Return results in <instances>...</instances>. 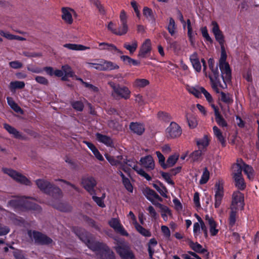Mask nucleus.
I'll use <instances>...</instances> for the list:
<instances>
[{
  "mask_svg": "<svg viewBox=\"0 0 259 259\" xmlns=\"http://www.w3.org/2000/svg\"><path fill=\"white\" fill-rule=\"evenodd\" d=\"M43 71L50 76L55 75L56 76L60 77L63 75V72L60 69H56L55 71L52 67L47 66L43 68Z\"/></svg>",
  "mask_w": 259,
  "mask_h": 259,
  "instance_id": "31",
  "label": "nucleus"
},
{
  "mask_svg": "<svg viewBox=\"0 0 259 259\" xmlns=\"http://www.w3.org/2000/svg\"><path fill=\"white\" fill-rule=\"evenodd\" d=\"M61 68V70L63 72V75H67L70 77H73L74 76V72L72 70L71 67L68 65H63Z\"/></svg>",
  "mask_w": 259,
  "mask_h": 259,
  "instance_id": "49",
  "label": "nucleus"
},
{
  "mask_svg": "<svg viewBox=\"0 0 259 259\" xmlns=\"http://www.w3.org/2000/svg\"><path fill=\"white\" fill-rule=\"evenodd\" d=\"M135 84L138 87L144 88L149 84V81L146 79H137Z\"/></svg>",
  "mask_w": 259,
  "mask_h": 259,
  "instance_id": "54",
  "label": "nucleus"
},
{
  "mask_svg": "<svg viewBox=\"0 0 259 259\" xmlns=\"http://www.w3.org/2000/svg\"><path fill=\"white\" fill-rule=\"evenodd\" d=\"M168 139H175L180 137L182 133L181 126L175 122H171L165 130Z\"/></svg>",
  "mask_w": 259,
  "mask_h": 259,
  "instance_id": "11",
  "label": "nucleus"
},
{
  "mask_svg": "<svg viewBox=\"0 0 259 259\" xmlns=\"http://www.w3.org/2000/svg\"><path fill=\"white\" fill-rule=\"evenodd\" d=\"M159 185L160 186L159 191H158V193L164 198H168V196L167 193H168V191L166 187L160 182L158 181Z\"/></svg>",
  "mask_w": 259,
  "mask_h": 259,
  "instance_id": "61",
  "label": "nucleus"
},
{
  "mask_svg": "<svg viewBox=\"0 0 259 259\" xmlns=\"http://www.w3.org/2000/svg\"><path fill=\"white\" fill-rule=\"evenodd\" d=\"M190 247L195 252L199 254H203L206 259L209 257V252L208 250L203 248V246L197 242L190 241L188 243Z\"/></svg>",
  "mask_w": 259,
  "mask_h": 259,
  "instance_id": "15",
  "label": "nucleus"
},
{
  "mask_svg": "<svg viewBox=\"0 0 259 259\" xmlns=\"http://www.w3.org/2000/svg\"><path fill=\"white\" fill-rule=\"evenodd\" d=\"M227 58V55L225 46H221V57L219 59V63L222 64L223 63L227 62H226Z\"/></svg>",
  "mask_w": 259,
  "mask_h": 259,
  "instance_id": "56",
  "label": "nucleus"
},
{
  "mask_svg": "<svg viewBox=\"0 0 259 259\" xmlns=\"http://www.w3.org/2000/svg\"><path fill=\"white\" fill-rule=\"evenodd\" d=\"M157 117L159 120L165 122H168L171 119V117L169 113L162 111L157 113Z\"/></svg>",
  "mask_w": 259,
  "mask_h": 259,
  "instance_id": "42",
  "label": "nucleus"
},
{
  "mask_svg": "<svg viewBox=\"0 0 259 259\" xmlns=\"http://www.w3.org/2000/svg\"><path fill=\"white\" fill-rule=\"evenodd\" d=\"M92 199L96 203V204L100 207L104 208L106 206L104 201L102 198L96 196V194H92Z\"/></svg>",
  "mask_w": 259,
  "mask_h": 259,
  "instance_id": "60",
  "label": "nucleus"
},
{
  "mask_svg": "<svg viewBox=\"0 0 259 259\" xmlns=\"http://www.w3.org/2000/svg\"><path fill=\"white\" fill-rule=\"evenodd\" d=\"M212 24L213 25L212 31L215 36L216 40L219 43L221 47L224 46L225 43L224 36L222 32L220 30L218 24L215 21H212Z\"/></svg>",
  "mask_w": 259,
  "mask_h": 259,
  "instance_id": "16",
  "label": "nucleus"
},
{
  "mask_svg": "<svg viewBox=\"0 0 259 259\" xmlns=\"http://www.w3.org/2000/svg\"><path fill=\"white\" fill-rule=\"evenodd\" d=\"M209 231L210 235L212 236H214L217 235L219 232V229H217L218 225L217 223L215 221H209Z\"/></svg>",
  "mask_w": 259,
  "mask_h": 259,
  "instance_id": "48",
  "label": "nucleus"
},
{
  "mask_svg": "<svg viewBox=\"0 0 259 259\" xmlns=\"http://www.w3.org/2000/svg\"><path fill=\"white\" fill-rule=\"evenodd\" d=\"M92 248L93 251L96 252L100 259H116L114 252L106 243L99 242Z\"/></svg>",
  "mask_w": 259,
  "mask_h": 259,
  "instance_id": "3",
  "label": "nucleus"
},
{
  "mask_svg": "<svg viewBox=\"0 0 259 259\" xmlns=\"http://www.w3.org/2000/svg\"><path fill=\"white\" fill-rule=\"evenodd\" d=\"M3 171L21 184L29 186L31 182L24 176L10 168H3Z\"/></svg>",
  "mask_w": 259,
  "mask_h": 259,
  "instance_id": "10",
  "label": "nucleus"
},
{
  "mask_svg": "<svg viewBox=\"0 0 259 259\" xmlns=\"http://www.w3.org/2000/svg\"><path fill=\"white\" fill-rule=\"evenodd\" d=\"M196 145L198 147V149L205 152L206 148L209 144V140L207 135H204L202 138L195 139Z\"/></svg>",
  "mask_w": 259,
  "mask_h": 259,
  "instance_id": "24",
  "label": "nucleus"
},
{
  "mask_svg": "<svg viewBox=\"0 0 259 259\" xmlns=\"http://www.w3.org/2000/svg\"><path fill=\"white\" fill-rule=\"evenodd\" d=\"M155 205L161 209L162 213H167L169 215H171V210L167 206L163 205L159 202H157Z\"/></svg>",
  "mask_w": 259,
  "mask_h": 259,
  "instance_id": "59",
  "label": "nucleus"
},
{
  "mask_svg": "<svg viewBox=\"0 0 259 259\" xmlns=\"http://www.w3.org/2000/svg\"><path fill=\"white\" fill-rule=\"evenodd\" d=\"M122 181L125 189L130 192H133V187L130 180L127 178H126L122 180Z\"/></svg>",
  "mask_w": 259,
  "mask_h": 259,
  "instance_id": "57",
  "label": "nucleus"
},
{
  "mask_svg": "<svg viewBox=\"0 0 259 259\" xmlns=\"http://www.w3.org/2000/svg\"><path fill=\"white\" fill-rule=\"evenodd\" d=\"M156 154L158 159L159 163L163 169L167 167V165L165 163V157L160 151H156Z\"/></svg>",
  "mask_w": 259,
  "mask_h": 259,
  "instance_id": "52",
  "label": "nucleus"
},
{
  "mask_svg": "<svg viewBox=\"0 0 259 259\" xmlns=\"http://www.w3.org/2000/svg\"><path fill=\"white\" fill-rule=\"evenodd\" d=\"M7 100L8 105L16 112L19 113L22 112L21 107L13 100L12 98L8 97Z\"/></svg>",
  "mask_w": 259,
  "mask_h": 259,
  "instance_id": "40",
  "label": "nucleus"
},
{
  "mask_svg": "<svg viewBox=\"0 0 259 259\" xmlns=\"http://www.w3.org/2000/svg\"><path fill=\"white\" fill-rule=\"evenodd\" d=\"M133 169L136 171L138 174L145 178L147 181H150L152 180V178L143 169L139 168L137 164L134 165Z\"/></svg>",
  "mask_w": 259,
  "mask_h": 259,
  "instance_id": "47",
  "label": "nucleus"
},
{
  "mask_svg": "<svg viewBox=\"0 0 259 259\" xmlns=\"http://www.w3.org/2000/svg\"><path fill=\"white\" fill-rule=\"evenodd\" d=\"M64 48H67L71 50L83 51L90 49V47H88L82 45L74 44H66L63 45Z\"/></svg>",
  "mask_w": 259,
  "mask_h": 259,
  "instance_id": "37",
  "label": "nucleus"
},
{
  "mask_svg": "<svg viewBox=\"0 0 259 259\" xmlns=\"http://www.w3.org/2000/svg\"><path fill=\"white\" fill-rule=\"evenodd\" d=\"M208 67L213 74V78H218L220 77L219 72L218 69V66H215V62L212 58L208 60Z\"/></svg>",
  "mask_w": 259,
  "mask_h": 259,
  "instance_id": "29",
  "label": "nucleus"
},
{
  "mask_svg": "<svg viewBox=\"0 0 259 259\" xmlns=\"http://www.w3.org/2000/svg\"><path fill=\"white\" fill-rule=\"evenodd\" d=\"M83 142L92 151V152L94 154L95 156L97 159H98L100 161H103L104 160L102 154L100 153L98 149L92 143L87 141H83Z\"/></svg>",
  "mask_w": 259,
  "mask_h": 259,
  "instance_id": "27",
  "label": "nucleus"
},
{
  "mask_svg": "<svg viewBox=\"0 0 259 259\" xmlns=\"http://www.w3.org/2000/svg\"><path fill=\"white\" fill-rule=\"evenodd\" d=\"M243 171L247 175L249 179H252L254 177V170L252 166L247 164L242 160Z\"/></svg>",
  "mask_w": 259,
  "mask_h": 259,
  "instance_id": "35",
  "label": "nucleus"
},
{
  "mask_svg": "<svg viewBox=\"0 0 259 259\" xmlns=\"http://www.w3.org/2000/svg\"><path fill=\"white\" fill-rule=\"evenodd\" d=\"M114 248L121 259H136L134 253L127 243L118 242Z\"/></svg>",
  "mask_w": 259,
  "mask_h": 259,
  "instance_id": "6",
  "label": "nucleus"
},
{
  "mask_svg": "<svg viewBox=\"0 0 259 259\" xmlns=\"http://www.w3.org/2000/svg\"><path fill=\"white\" fill-rule=\"evenodd\" d=\"M4 128L10 134L13 135L14 138L18 139L24 140V137L22 134L17 131L15 127L8 123L3 124Z\"/></svg>",
  "mask_w": 259,
  "mask_h": 259,
  "instance_id": "23",
  "label": "nucleus"
},
{
  "mask_svg": "<svg viewBox=\"0 0 259 259\" xmlns=\"http://www.w3.org/2000/svg\"><path fill=\"white\" fill-rule=\"evenodd\" d=\"M36 81L41 84L47 85L49 84L48 80L45 77L41 76H36L35 77Z\"/></svg>",
  "mask_w": 259,
  "mask_h": 259,
  "instance_id": "63",
  "label": "nucleus"
},
{
  "mask_svg": "<svg viewBox=\"0 0 259 259\" xmlns=\"http://www.w3.org/2000/svg\"><path fill=\"white\" fill-rule=\"evenodd\" d=\"M100 50H106L112 53L122 54L123 52L118 49L114 45L106 42H100L99 44Z\"/></svg>",
  "mask_w": 259,
  "mask_h": 259,
  "instance_id": "22",
  "label": "nucleus"
},
{
  "mask_svg": "<svg viewBox=\"0 0 259 259\" xmlns=\"http://www.w3.org/2000/svg\"><path fill=\"white\" fill-rule=\"evenodd\" d=\"M75 234L79 238L88 246V247L93 251L92 246L96 243H98L99 241H96L92 239V235L85 230L82 228H78L75 230Z\"/></svg>",
  "mask_w": 259,
  "mask_h": 259,
  "instance_id": "7",
  "label": "nucleus"
},
{
  "mask_svg": "<svg viewBox=\"0 0 259 259\" xmlns=\"http://www.w3.org/2000/svg\"><path fill=\"white\" fill-rule=\"evenodd\" d=\"M215 195H214V207L218 208L220 207L223 198L224 197V187L223 184L220 182H217L215 184Z\"/></svg>",
  "mask_w": 259,
  "mask_h": 259,
  "instance_id": "13",
  "label": "nucleus"
},
{
  "mask_svg": "<svg viewBox=\"0 0 259 259\" xmlns=\"http://www.w3.org/2000/svg\"><path fill=\"white\" fill-rule=\"evenodd\" d=\"M135 226L137 230L141 234L145 237H150L151 235V232L146 229L143 227L141 225L139 224L137 221L135 223Z\"/></svg>",
  "mask_w": 259,
  "mask_h": 259,
  "instance_id": "44",
  "label": "nucleus"
},
{
  "mask_svg": "<svg viewBox=\"0 0 259 259\" xmlns=\"http://www.w3.org/2000/svg\"><path fill=\"white\" fill-rule=\"evenodd\" d=\"M212 130L215 136L217 137L218 140L221 143L222 146H226V140L221 131L217 126H214Z\"/></svg>",
  "mask_w": 259,
  "mask_h": 259,
  "instance_id": "32",
  "label": "nucleus"
},
{
  "mask_svg": "<svg viewBox=\"0 0 259 259\" xmlns=\"http://www.w3.org/2000/svg\"><path fill=\"white\" fill-rule=\"evenodd\" d=\"M8 204L15 208L24 207L27 210H33L38 213L41 210V208L38 204L28 200L22 201L18 199H12L8 202Z\"/></svg>",
  "mask_w": 259,
  "mask_h": 259,
  "instance_id": "5",
  "label": "nucleus"
},
{
  "mask_svg": "<svg viewBox=\"0 0 259 259\" xmlns=\"http://www.w3.org/2000/svg\"><path fill=\"white\" fill-rule=\"evenodd\" d=\"M187 25V29H188V36L189 38V40L190 41V44L192 46H194L195 45V35L196 33H194L192 31V28L191 24V21L189 19L187 20V24H185L183 25L184 28L186 27Z\"/></svg>",
  "mask_w": 259,
  "mask_h": 259,
  "instance_id": "28",
  "label": "nucleus"
},
{
  "mask_svg": "<svg viewBox=\"0 0 259 259\" xmlns=\"http://www.w3.org/2000/svg\"><path fill=\"white\" fill-rule=\"evenodd\" d=\"M33 237L35 243L42 245H49L53 242V240L47 235L37 231H33Z\"/></svg>",
  "mask_w": 259,
  "mask_h": 259,
  "instance_id": "12",
  "label": "nucleus"
},
{
  "mask_svg": "<svg viewBox=\"0 0 259 259\" xmlns=\"http://www.w3.org/2000/svg\"><path fill=\"white\" fill-rule=\"evenodd\" d=\"M109 84L112 89V96L115 99H124L127 100L130 98L131 91L127 87L120 85L119 83L113 81L109 82Z\"/></svg>",
  "mask_w": 259,
  "mask_h": 259,
  "instance_id": "4",
  "label": "nucleus"
},
{
  "mask_svg": "<svg viewBox=\"0 0 259 259\" xmlns=\"http://www.w3.org/2000/svg\"><path fill=\"white\" fill-rule=\"evenodd\" d=\"M71 106L73 109L78 111H82L84 108V105L81 101H75L71 103Z\"/></svg>",
  "mask_w": 259,
  "mask_h": 259,
  "instance_id": "51",
  "label": "nucleus"
},
{
  "mask_svg": "<svg viewBox=\"0 0 259 259\" xmlns=\"http://www.w3.org/2000/svg\"><path fill=\"white\" fill-rule=\"evenodd\" d=\"M187 90L190 94L193 95L196 97L199 98L201 97V90H200V87H189Z\"/></svg>",
  "mask_w": 259,
  "mask_h": 259,
  "instance_id": "50",
  "label": "nucleus"
},
{
  "mask_svg": "<svg viewBox=\"0 0 259 259\" xmlns=\"http://www.w3.org/2000/svg\"><path fill=\"white\" fill-rule=\"evenodd\" d=\"M140 161L141 164L148 170H152L155 167L154 160L150 155L141 157Z\"/></svg>",
  "mask_w": 259,
  "mask_h": 259,
  "instance_id": "19",
  "label": "nucleus"
},
{
  "mask_svg": "<svg viewBox=\"0 0 259 259\" xmlns=\"http://www.w3.org/2000/svg\"><path fill=\"white\" fill-rule=\"evenodd\" d=\"M212 107L214 109L215 119L217 124L219 126L222 127L227 126V123L226 121L225 120V119L223 118V116L220 113L218 108L215 106L214 105H212Z\"/></svg>",
  "mask_w": 259,
  "mask_h": 259,
  "instance_id": "26",
  "label": "nucleus"
},
{
  "mask_svg": "<svg viewBox=\"0 0 259 259\" xmlns=\"http://www.w3.org/2000/svg\"><path fill=\"white\" fill-rule=\"evenodd\" d=\"M209 77L211 82V86L212 89L217 93H220L221 92L220 91V90L218 88V86L222 87V85L221 83L220 77L218 78H213L212 76L209 75Z\"/></svg>",
  "mask_w": 259,
  "mask_h": 259,
  "instance_id": "33",
  "label": "nucleus"
},
{
  "mask_svg": "<svg viewBox=\"0 0 259 259\" xmlns=\"http://www.w3.org/2000/svg\"><path fill=\"white\" fill-rule=\"evenodd\" d=\"M123 47L128 50L131 54H133L138 48V42L136 40L132 41L131 44L125 42L123 44Z\"/></svg>",
  "mask_w": 259,
  "mask_h": 259,
  "instance_id": "41",
  "label": "nucleus"
},
{
  "mask_svg": "<svg viewBox=\"0 0 259 259\" xmlns=\"http://www.w3.org/2000/svg\"><path fill=\"white\" fill-rule=\"evenodd\" d=\"M151 42L149 39H146L142 45L138 54V57L145 58L147 54L151 51Z\"/></svg>",
  "mask_w": 259,
  "mask_h": 259,
  "instance_id": "17",
  "label": "nucleus"
},
{
  "mask_svg": "<svg viewBox=\"0 0 259 259\" xmlns=\"http://www.w3.org/2000/svg\"><path fill=\"white\" fill-rule=\"evenodd\" d=\"M96 136L97 140L99 142L103 143L108 147H111L113 146V141L110 137L100 133H97Z\"/></svg>",
  "mask_w": 259,
  "mask_h": 259,
  "instance_id": "25",
  "label": "nucleus"
},
{
  "mask_svg": "<svg viewBox=\"0 0 259 259\" xmlns=\"http://www.w3.org/2000/svg\"><path fill=\"white\" fill-rule=\"evenodd\" d=\"M219 67L222 73V78L224 82L230 81L231 79V70L228 62L219 63Z\"/></svg>",
  "mask_w": 259,
  "mask_h": 259,
  "instance_id": "14",
  "label": "nucleus"
},
{
  "mask_svg": "<svg viewBox=\"0 0 259 259\" xmlns=\"http://www.w3.org/2000/svg\"><path fill=\"white\" fill-rule=\"evenodd\" d=\"M127 17H120V25L116 27L114 24L110 22L108 25V29L113 34L117 35H123L126 34L128 31L127 25Z\"/></svg>",
  "mask_w": 259,
  "mask_h": 259,
  "instance_id": "8",
  "label": "nucleus"
},
{
  "mask_svg": "<svg viewBox=\"0 0 259 259\" xmlns=\"http://www.w3.org/2000/svg\"><path fill=\"white\" fill-rule=\"evenodd\" d=\"M81 185L83 188L90 194H96L95 187L97 182L92 176H84L81 178Z\"/></svg>",
  "mask_w": 259,
  "mask_h": 259,
  "instance_id": "9",
  "label": "nucleus"
},
{
  "mask_svg": "<svg viewBox=\"0 0 259 259\" xmlns=\"http://www.w3.org/2000/svg\"><path fill=\"white\" fill-rule=\"evenodd\" d=\"M155 193V191L148 187H146V188L143 191V194L146 198L154 205L157 203L155 200L153 199Z\"/></svg>",
  "mask_w": 259,
  "mask_h": 259,
  "instance_id": "30",
  "label": "nucleus"
},
{
  "mask_svg": "<svg viewBox=\"0 0 259 259\" xmlns=\"http://www.w3.org/2000/svg\"><path fill=\"white\" fill-rule=\"evenodd\" d=\"M160 174L162 177L165 180V181L168 184L172 186H174L175 185V182L170 179V174L164 171H161Z\"/></svg>",
  "mask_w": 259,
  "mask_h": 259,
  "instance_id": "58",
  "label": "nucleus"
},
{
  "mask_svg": "<svg viewBox=\"0 0 259 259\" xmlns=\"http://www.w3.org/2000/svg\"><path fill=\"white\" fill-rule=\"evenodd\" d=\"M13 255L16 259H28L25 257L22 251L20 250H16L13 252Z\"/></svg>",
  "mask_w": 259,
  "mask_h": 259,
  "instance_id": "64",
  "label": "nucleus"
},
{
  "mask_svg": "<svg viewBox=\"0 0 259 259\" xmlns=\"http://www.w3.org/2000/svg\"><path fill=\"white\" fill-rule=\"evenodd\" d=\"M25 84L22 81H14L10 83L9 89L11 92H14L17 89H22L25 87Z\"/></svg>",
  "mask_w": 259,
  "mask_h": 259,
  "instance_id": "38",
  "label": "nucleus"
},
{
  "mask_svg": "<svg viewBox=\"0 0 259 259\" xmlns=\"http://www.w3.org/2000/svg\"><path fill=\"white\" fill-rule=\"evenodd\" d=\"M109 224L115 231L119 233L121 235L124 236H128V233L125 230L117 219L115 218L112 219L109 222Z\"/></svg>",
  "mask_w": 259,
  "mask_h": 259,
  "instance_id": "18",
  "label": "nucleus"
},
{
  "mask_svg": "<svg viewBox=\"0 0 259 259\" xmlns=\"http://www.w3.org/2000/svg\"><path fill=\"white\" fill-rule=\"evenodd\" d=\"M35 183L41 191L55 199H59L62 196L61 190L47 181L38 179L35 181Z\"/></svg>",
  "mask_w": 259,
  "mask_h": 259,
  "instance_id": "2",
  "label": "nucleus"
},
{
  "mask_svg": "<svg viewBox=\"0 0 259 259\" xmlns=\"http://www.w3.org/2000/svg\"><path fill=\"white\" fill-rule=\"evenodd\" d=\"M205 152L202 151V150L198 149L195 150L190 155V158L193 162L198 161L201 160L202 155Z\"/></svg>",
  "mask_w": 259,
  "mask_h": 259,
  "instance_id": "46",
  "label": "nucleus"
},
{
  "mask_svg": "<svg viewBox=\"0 0 259 259\" xmlns=\"http://www.w3.org/2000/svg\"><path fill=\"white\" fill-rule=\"evenodd\" d=\"M185 117L190 128L193 129L197 126L198 124L197 121L194 115L191 114L186 113Z\"/></svg>",
  "mask_w": 259,
  "mask_h": 259,
  "instance_id": "36",
  "label": "nucleus"
},
{
  "mask_svg": "<svg viewBox=\"0 0 259 259\" xmlns=\"http://www.w3.org/2000/svg\"><path fill=\"white\" fill-rule=\"evenodd\" d=\"M178 158L179 156H177L176 155H172L169 156L167 159L166 163V164L167 165V167L173 166L177 162Z\"/></svg>",
  "mask_w": 259,
  "mask_h": 259,
  "instance_id": "53",
  "label": "nucleus"
},
{
  "mask_svg": "<svg viewBox=\"0 0 259 259\" xmlns=\"http://www.w3.org/2000/svg\"><path fill=\"white\" fill-rule=\"evenodd\" d=\"M129 128L134 133L141 136L145 132L144 124L138 122H132L129 125Z\"/></svg>",
  "mask_w": 259,
  "mask_h": 259,
  "instance_id": "20",
  "label": "nucleus"
},
{
  "mask_svg": "<svg viewBox=\"0 0 259 259\" xmlns=\"http://www.w3.org/2000/svg\"><path fill=\"white\" fill-rule=\"evenodd\" d=\"M189 59L195 71L197 72H200L202 66L197 52H195L191 54L190 56Z\"/></svg>",
  "mask_w": 259,
  "mask_h": 259,
  "instance_id": "21",
  "label": "nucleus"
},
{
  "mask_svg": "<svg viewBox=\"0 0 259 259\" xmlns=\"http://www.w3.org/2000/svg\"><path fill=\"white\" fill-rule=\"evenodd\" d=\"M220 94L221 96V100L223 102L228 105H230L233 104L234 100L232 95L229 93L226 94L222 91L221 92Z\"/></svg>",
  "mask_w": 259,
  "mask_h": 259,
  "instance_id": "39",
  "label": "nucleus"
},
{
  "mask_svg": "<svg viewBox=\"0 0 259 259\" xmlns=\"http://www.w3.org/2000/svg\"><path fill=\"white\" fill-rule=\"evenodd\" d=\"M166 28L171 36H174L177 30V25L172 17L170 18Z\"/></svg>",
  "mask_w": 259,
  "mask_h": 259,
  "instance_id": "43",
  "label": "nucleus"
},
{
  "mask_svg": "<svg viewBox=\"0 0 259 259\" xmlns=\"http://www.w3.org/2000/svg\"><path fill=\"white\" fill-rule=\"evenodd\" d=\"M244 205V194L239 191L234 192L228 219V226L230 229L235 226L237 220L239 218L238 210H243Z\"/></svg>",
  "mask_w": 259,
  "mask_h": 259,
  "instance_id": "1",
  "label": "nucleus"
},
{
  "mask_svg": "<svg viewBox=\"0 0 259 259\" xmlns=\"http://www.w3.org/2000/svg\"><path fill=\"white\" fill-rule=\"evenodd\" d=\"M235 182V186L238 189L242 191L246 188V184L243 177L237 176V177H233Z\"/></svg>",
  "mask_w": 259,
  "mask_h": 259,
  "instance_id": "34",
  "label": "nucleus"
},
{
  "mask_svg": "<svg viewBox=\"0 0 259 259\" xmlns=\"http://www.w3.org/2000/svg\"><path fill=\"white\" fill-rule=\"evenodd\" d=\"M201 33L202 36L206 39V41L209 42L210 43H212L213 40L210 37L206 27L202 28Z\"/></svg>",
  "mask_w": 259,
  "mask_h": 259,
  "instance_id": "62",
  "label": "nucleus"
},
{
  "mask_svg": "<svg viewBox=\"0 0 259 259\" xmlns=\"http://www.w3.org/2000/svg\"><path fill=\"white\" fill-rule=\"evenodd\" d=\"M103 64L104 71L113 70L118 69L119 68L118 65L110 61H105Z\"/></svg>",
  "mask_w": 259,
  "mask_h": 259,
  "instance_id": "45",
  "label": "nucleus"
},
{
  "mask_svg": "<svg viewBox=\"0 0 259 259\" xmlns=\"http://www.w3.org/2000/svg\"><path fill=\"white\" fill-rule=\"evenodd\" d=\"M209 178V172L207 168H205L203 172L201 178L200 180L201 184H204L207 182Z\"/></svg>",
  "mask_w": 259,
  "mask_h": 259,
  "instance_id": "55",
  "label": "nucleus"
}]
</instances>
